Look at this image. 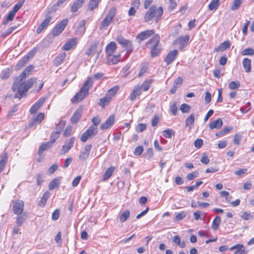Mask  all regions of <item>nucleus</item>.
I'll return each mask as SVG.
<instances>
[{
	"mask_svg": "<svg viewBox=\"0 0 254 254\" xmlns=\"http://www.w3.org/2000/svg\"><path fill=\"white\" fill-rule=\"evenodd\" d=\"M27 76V73L24 71L16 78L13 86L12 91L15 92L16 91L17 88L19 87V85L23 83V80H24Z\"/></svg>",
	"mask_w": 254,
	"mask_h": 254,
	"instance_id": "10",
	"label": "nucleus"
},
{
	"mask_svg": "<svg viewBox=\"0 0 254 254\" xmlns=\"http://www.w3.org/2000/svg\"><path fill=\"white\" fill-rule=\"evenodd\" d=\"M178 54L177 50H174L170 51L167 55L165 61L166 62L167 64H170L175 59Z\"/></svg>",
	"mask_w": 254,
	"mask_h": 254,
	"instance_id": "20",
	"label": "nucleus"
},
{
	"mask_svg": "<svg viewBox=\"0 0 254 254\" xmlns=\"http://www.w3.org/2000/svg\"><path fill=\"white\" fill-rule=\"evenodd\" d=\"M118 90L119 87L118 86L114 87L112 88L109 89L106 95H108V96H109L111 99L112 97H113L116 94Z\"/></svg>",
	"mask_w": 254,
	"mask_h": 254,
	"instance_id": "47",
	"label": "nucleus"
},
{
	"mask_svg": "<svg viewBox=\"0 0 254 254\" xmlns=\"http://www.w3.org/2000/svg\"><path fill=\"white\" fill-rule=\"evenodd\" d=\"M115 122V116L112 115H111L106 121L104 123H103L101 126V129L105 130L113 126Z\"/></svg>",
	"mask_w": 254,
	"mask_h": 254,
	"instance_id": "16",
	"label": "nucleus"
},
{
	"mask_svg": "<svg viewBox=\"0 0 254 254\" xmlns=\"http://www.w3.org/2000/svg\"><path fill=\"white\" fill-rule=\"evenodd\" d=\"M116 14V9L114 7L112 8L106 16L102 20L100 24V29H106L109 25L112 22Z\"/></svg>",
	"mask_w": 254,
	"mask_h": 254,
	"instance_id": "4",
	"label": "nucleus"
},
{
	"mask_svg": "<svg viewBox=\"0 0 254 254\" xmlns=\"http://www.w3.org/2000/svg\"><path fill=\"white\" fill-rule=\"evenodd\" d=\"M66 57L65 53H63L57 56L54 61V65L58 66L62 64Z\"/></svg>",
	"mask_w": 254,
	"mask_h": 254,
	"instance_id": "30",
	"label": "nucleus"
},
{
	"mask_svg": "<svg viewBox=\"0 0 254 254\" xmlns=\"http://www.w3.org/2000/svg\"><path fill=\"white\" fill-rule=\"evenodd\" d=\"M85 23L86 22L85 20H82L79 22L77 27V30L76 31L77 34H83L84 33L85 30Z\"/></svg>",
	"mask_w": 254,
	"mask_h": 254,
	"instance_id": "36",
	"label": "nucleus"
},
{
	"mask_svg": "<svg viewBox=\"0 0 254 254\" xmlns=\"http://www.w3.org/2000/svg\"><path fill=\"white\" fill-rule=\"evenodd\" d=\"M101 0H90L87 5V10L92 11L98 6Z\"/></svg>",
	"mask_w": 254,
	"mask_h": 254,
	"instance_id": "38",
	"label": "nucleus"
},
{
	"mask_svg": "<svg viewBox=\"0 0 254 254\" xmlns=\"http://www.w3.org/2000/svg\"><path fill=\"white\" fill-rule=\"evenodd\" d=\"M61 177L54 178L49 185V189L53 190L55 188H58L61 183Z\"/></svg>",
	"mask_w": 254,
	"mask_h": 254,
	"instance_id": "28",
	"label": "nucleus"
},
{
	"mask_svg": "<svg viewBox=\"0 0 254 254\" xmlns=\"http://www.w3.org/2000/svg\"><path fill=\"white\" fill-rule=\"evenodd\" d=\"M83 111L82 107H79L70 118L71 123L74 124L77 123L80 119Z\"/></svg>",
	"mask_w": 254,
	"mask_h": 254,
	"instance_id": "14",
	"label": "nucleus"
},
{
	"mask_svg": "<svg viewBox=\"0 0 254 254\" xmlns=\"http://www.w3.org/2000/svg\"><path fill=\"white\" fill-rule=\"evenodd\" d=\"M117 48L116 44L114 42H111L106 47V53L107 55H113Z\"/></svg>",
	"mask_w": 254,
	"mask_h": 254,
	"instance_id": "23",
	"label": "nucleus"
},
{
	"mask_svg": "<svg viewBox=\"0 0 254 254\" xmlns=\"http://www.w3.org/2000/svg\"><path fill=\"white\" fill-rule=\"evenodd\" d=\"M198 175V172L195 171L193 173H190L188 174L187 176V179L189 181L192 180L194 178H196Z\"/></svg>",
	"mask_w": 254,
	"mask_h": 254,
	"instance_id": "60",
	"label": "nucleus"
},
{
	"mask_svg": "<svg viewBox=\"0 0 254 254\" xmlns=\"http://www.w3.org/2000/svg\"><path fill=\"white\" fill-rule=\"evenodd\" d=\"M24 202L22 200H18L13 203L12 209L14 214H21L23 211Z\"/></svg>",
	"mask_w": 254,
	"mask_h": 254,
	"instance_id": "9",
	"label": "nucleus"
},
{
	"mask_svg": "<svg viewBox=\"0 0 254 254\" xmlns=\"http://www.w3.org/2000/svg\"><path fill=\"white\" fill-rule=\"evenodd\" d=\"M243 67L246 72L251 71V61L248 58H245L242 62Z\"/></svg>",
	"mask_w": 254,
	"mask_h": 254,
	"instance_id": "33",
	"label": "nucleus"
},
{
	"mask_svg": "<svg viewBox=\"0 0 254 254\" xmlns=\"http://www.w3.org/2000/svg\"><path fill=\"white\" fill-rule=\"evenodd\" d=\"M130 216V211L128 210H125L119 217L120 221L123 223L125 222Z\"/></svg>",
	"mask_w": 254,
	"mask_h": 254,
	"instance_id": "45",
	"label": "nucleus"
},
{
	"mask_svg": "<svg viewBox=\"0 0 254 254\" xmlns=\"http://www.w3.org/2000/svg\"><path fill=\"white\" fill-rule=\"evenodd\" d=\"M75 138L71 137L69 140L66 141L65 144L63 146L62 153L65 154L67 153L73 146Z\"/></svg>",
	"mask_w": 254,
	"mask_h": 254,
	"instance_id": "15",
	"label": "nucleus"
},
{
	"mask_svg": "<svg viewBox=\"0 0 254 254\" xmlns=\"http://www.w3.org/2000/svg\"><path fill=\"white\" fill-rule=\"evenodd\" d=\"M223 125V122L221 119L219 118L209 124V127L211 129L214 128H220Z\"/></svg>",
	"mask_w": 254,
	"mask_h": 254,
	"instance_id": "27",
	"label": "nucleus"
},
{
	"mask_svg": "<svg viewBox=\"0 0 254 254\" xmlns=\"http://www.w3.org/2000/svg\"><path fill=\"white\" fill-rule=\"evenodd\" d=\"M48 11L46 14V19L42 22V23L38 26L36 32L37 33H40L43 30L46 28L49 24L50 21L51 20L52 17L49 15Z\"/></svg>",
	"mask_w": 254,
	"mask_h": 254,
	"instance_id": "12",
	"label": "nucleus"
},
{
	"mask_svg": "<svg viewBox=\"0 0 254 254\" xmlns=\"http://www.w3.org/2000/svg\"><path fill=\"white\" fill-rule=\"evenodd\" d=\"M98 47V43H94L90 45L89 48L86 53V54L88 56H91L95 53L96 49Z\"/></svg>",
	"mask_w": 254,
	"mask_h": 254,
	"instance_id": "44",
	"label": "nucleus"
},
{
	"mask_svg": "<svg viewBox=\"0 0 254 254\" xmlns=\"http://www.w3.org/2000/svg\"><path fill=\"white\" fill-rule=\"evenodd\" d=\"M146 128V125L144 124H138L136 128V130L138 132H141L144 131Z\"/></svg>",
	"mask_w": 254,
	"mask_h": 254,
	"instance_id": "64",
	"label": "nucleus"
},
{
	"mask_svg": "<svg viewBox=\"0 0 254 254\" xmlns=\"http://www.w3.org/2000/svg\"><path fill=\"white\" fill-rule=\"evenodd\" d=\"M68 23V19L65 18L58 23L52 30V35L57 36L61 34L64 31Z\"/></svg>",
	"mask_w": 254,
	"mask_h": 254,
	"instance_id": "5",
	"label": "nucleus"
},
{
	"mask_svg": "<svg viewBox=\"0 0 254 254\" xmlns=\"http://www.w3.org/2000/svg\"><path fill=\"white\" fill-rule=\"evenodd\" d=\"M60 132L59 131H53L51 136V140L50 142H51L52 144H53L56 140L59 138V135H60Z\"/></svg>",
	"mask_w": 254,
	"mask_h": 254,
	"instance_id": "48",
	"label": "nucleus"
},
{
	"mask_svg": "<svg viewBox=\"0 0 254 254\" xmlns=\"http://www.w3.org/2000/svg\"><path fill=\"white\" fill-rule=\"evenodd\" d=\"M155 33L154 30H147L142 31L139 33L136 38L138 43H141L143 40H145L153 35Z\"/></svg>",
	"mask_w": 254,
	"mask_h": 254,
	"instance_id": "6",
	"label": "nucleus"
},
{
	"mask_svg": "<svg viewBox=\"0 0 254 254\" xmlns=\"http://www.w3.org/2000/svg\"><path fill=\"white\" fill-rule=\"evenodd\" d=\"M93 84V81L91 78L87 79L84 83L83 84L82 87L80 88L81 90L85 92L86 94H89V90L92 87Z\"/></svg>",
	"mask_w": 254,
	"mask_h": 254,
	"instance_id": "24",
	"label": "nucleus"
},
{
	"mask_svg": "<svg viewBox=\"0 0 254 254\" xmlns=\"http://www.w3.org/2000/svg\"><path fill=\"white\" fill-rule=\"evenodd\" d=\"M163 13V9L161 6L157 8L155 5H152L145 13L144 17V20L147 22L150 21L154 17L155 22L157 23L160 20Z\"/></svg>",
	"mask_w": 254,
	"mask_h": 254,
	"instance_id": "2",
	"label": "nucleus"
},
{
	"mask_svg": "<svg viewBox=\"0 0 254 254\" xmlns=\"http://www.w3.org/2000/svg\"><path fill=\"white\" fill-rule=\"evenodd\" d=\"M27 58L23 57L20 61L18 63L16 67L17 69H20L24 66L27 63Z\"/></svg>",
	"mask_w": 254,
	"mask_h": 254,
	"instance_id": "52",
	"label": "nucleus"
},
{
	"mask_svg": "<svg viewBox=\"0 0 254 254\" xmlns=\"http://www.w3.org/2000/svg\"><path fill=\"white\" fill-rule=\"evenodd\" d=\"M45 102L44 98L39 99L37 102L32 105L30 109V113L34 114L36 113L39 108Z\"/></svg>",
	"mask_w": 254,
	"mask_h": 254,
	"instance_id": "21",
	"label": "nucleus"
},
{
	"mask_svg": "<svg viewBox=\"0 0 254 254\" xmlns=\"http://www.w3.org/2000/svg\"><path fill=\"white\" fill-rule=\"evenodd\" d=\"M67 0H58L57 2L50 7L48 9V13L55 12L58 8V7L61 6L63 5V4Z\"/></svg>",
	"mask_w": 254,
	"mask_h": 254,
	"instance_id": "25",
	"label": "nucleus"
},
{
	"mask_svg": "<svg viewBox=\"0 0 254 254\" xmlns=\"http://www.w3.org/2000/svg\"><path fill=\"white\" fill-rule=\"evenodd\" d=\"M97 133V131L95 130V126L90 127L89 128L81 135L80 140L81 141L85 142L89 137L92 135H95Z\"/></svg>",
	"mask_w": 254,
	"mask_h": 254,
	"instance_id": "7",
	"label": "nucleus"
},
{
	"mask_svg": "<svg viewBox=\"0 0 254 254\" xmlns=\"http://www.w3.org/2000/svg\"><path fill=\"white\" fill-rule=\"evenodd\" d=\"M141 93V90L140 87H139V85L135 86L130 95V100L133 101L136 97L140 95Z\"/></svg>",
	"mask_w": 254,
	"mask_h": 254,
	"instance_id": "32",
	"label": "nucleus"
},
{
	"mask_svg": "<svg viewBox=\"0 0 254 254\" xmlns=\"http://www.w3.org/2000/svg\"><path fill=\"white\" fill-rule=\"evenodd\" d=\"M241 218H242L244 220H249L252 219L253 216L250 212H244L241 215Z\"/></svg>",
	"mask_w": 254,
	"mask_h": 254,
	"instance_id": "57",
	"label": "nucleus"
},
{
	"mask_svg": "<svg viewBox=\"0 0 254 254\" xmlns=\"http://www.w3.org/2000/svg\"><path fill=\"white\" fill-rule=\"evenodd\" d=\"M162 135L166 138H171L172 135L175 134V132L172 129H167L162 132Z\"/></svg>",
	"mask_w": 254,
	"mask_h": 254,
	"instance_id": "46",
	"label": "nucleus"
},
{
	"mask_svg": "<svg viewBox=\"0 0 254 254\" xmlns=\"http://www.w3.org/2000/svg\"><path fill=\"white\" fill-rule=\"evenodd\" d=\"M187 215V213L185 211H181V212L177 214L174 218L175 221H180L183 219Z\"/></svg>",
	"mask_w": 254,
	"mask_h": 254,
	"instance_id": "50",
	"label": "nucleus"
},
{
	"mask_svg": "<svg viewBox=\"0 0 254 254\" xmlns=\"http://www.w3.org/2000/svg\"><path fill=\"white\" fill-rule=\"evenodd\" d=\"M243 0H234L233 4L231 7L232 10L238 9L241 6Z\"/></svg>",
	"mask_w": 254,
	"mask_h": 254,
	"instance_id": "49",
	"label": "nucleus"
},
{
	"mask_svg": "<svg viewBox=\"0 0 254 254\" xmlns=\"http://www.w3.org/2000/svg\"><path fill=\"white\" fill-rule=\"evenodd\" d=\"M160 36L158 34H155L146 43L147 48L151 50L152 57L157 56L161 52V46L159 45Z\"/></svg>",
	"mask_w": 254,
	"mask_h": 254,
	"instance_id": "1",
	"label": "nucleus"
},
{
	"mask_svg": "<svg viewBox=\"0 0 254 254\" xmlns=\"http://www.w3.org/2000/svg\"><path fill=\"white\" fill-rule=\"evenodd\" d=\"M77 44V39L72 38L69 39L63 46V49L65 51H69L73 47L75 46Z\"/></svg>",
	"mask_w": 254,
	"mask_h": 254,
	"instance_id": "19",
	"label": "nucleus"
},
{
	"mask_svg": "<svg viewBox=\"0 0 254 254\" xmlns=\"http://www.w3.org/2000/svg\"><path fill=\"white\" fill-rule=\"evenodd\" d=\"M242 55L246 56V55H254V49L253 48H247L244 49L242 52Z\"/></svg>",
	"mask_w": 254,
	"mask_h": 254,
	"instance_id": "53",
	"label": "nucleus"
},
{
	"mask_svg": "<svg viewBox=\"0 0 254 254\" xmlns=\"http://www.w3.org/2000/svg\"><path fill=\"white\" fill-rule=\"evenodd\" d=\"M117 41L119 44L128 51H132L133 46L131 42L128 40L126 39L123 37L119 36L117 38Z\"/></svg>",
	"mask_w": 254,
	"mask_h": 254,
	"instance_id": "8",
	"label": "nucleus"
},
{
	"mask_svg": "<svg viewBox=\"0 0 254 254\" xmlns=\"http://www.w3.org/2000/svg\"><path fill=\"white\" fill-rule=\"evenodd\" d=\"M91 148L92 145L91 144L86 145L83 151L80 152L79 155V159L80 160H86L89 157Z\"/></svg>",
	"mask_w": 254,
	"mask_h": 254,
	"instance_id": "13",
	"label": "nucleus"
},
{
	"mask_svg": "<svg viewBox=\"0 0 254 254\" xmlns=\"http://www.w3.org/2000/svg\"><path fill=\"white\" fill-rule=\"evenodd\" d=\"M65 125V121H61L57 125L56 127V130L59 131L60 133L61 132L62 129L64 127Z\"/></svg>",
	"mask_w": 254,
	"mask_h": 254,
	"instance_id": "58",
	"label": "nucleus"
},
{
	"mask_svg": "<svg viewBox=\"0 0 254 254\" xmlns=\"http://www.w3.org/2000/svg\"><path fill=\"white\" fill-rule=\"evenodd\" d=\"M24 1H22L20 2H18L14 5L13 6L12 10L11 11L13 13L16 14V13L19 10V9L21 7L22 5L23 4Z\"/></svg>",
	"mask_w": 254,
	"mask_h": 254,
	"instance_id": "54",
	"label": "nucleus"
},
{
	"mask_svg": "<svg viewBox=\"0 0 254 254\" xmlns=\"http://www.w3.org/2000/svg\"><path fill=\"white\" fill-rule=\"evenodd\" d=\"M236 250L235 252V254H246V251L244 249V246L242 244H238L230 248V251Z\"/></svg>",
	"mask_w": 254,
	"mask_h": 254,
	"instance_id": "26",
	"label": "nucleus"
},
{
	"mask_svg": "<svg viewBox=\"0 0 254 254\" xmlns=\"http://www.w3.org/2000/svg\"><path fill=\"white\" fill-rule=\"evenodd\" d=\"M111 99V97H110L109 96H108V95H106L105 94L104 97L101 98L100 99L99 105L102 108H104L106 105H107L109 103Z\"/></svg>",
	"mask_w": 254,
	"mask_h": 254,
	"instance_id": "40",
	"label": "nucleus"
},
{
	"mask_svg": "<svg viewBox=\"0 0 254 254\" xmlns=\"http://www.w3.org/2000/svg\"><path fill=\"white\" fill-rule=\"evenodd\" d=\"M85 1V0H75L70 7V11L72 13L76 12L81 8Z\"/></svg>",
	"mask_w": 254,
	"mask_h": 254,
	"instance_id": "17",
	"label": "nucleus"
},
{
	"mask_svg": "<svg viewBox=\"0 0 254 254\" xmlns=\"http://www.w3.org/2000/svg\"><path fill=\"white\" fill-rule=\"evenodd\" d=\"M194 122V114H191L186 121V126L189 127L190 129L193 126Z\"/></svg>",
	"mask_w": 254,
	"mask_h": 254,
	"instance_id": "41",
	"label": "nucleus"
},
{
	"mask_svg": "<svg viewBox=\"0 0 254 254\" xmlns=\"http://www.w3.org/2000/svg\"><path fill=\"white\" fill-rule=\"evenodd\" d=\"M189 39L190 36L189 35H186L185 36H180L176 39L175 43L179 45V48L180 49H183L187 46L189 41Z\"/></svg>",
	"mask_w": 254,
	"mask_h": 254,
	"instance_id": "11",
	"label": "nucleus"
},
{
	"mask_svg": "<svg viewBox=\"0 0 254 254\" xmlns=\"http://www.w3.org/2000/svg\"><path fill=\"white\" fill-rule=\"evenodd\" d=\"M239 82L231 81L229 84V88L231 89H235L240 87Z\"/></svg>",
	"mask_w": 254,
	"mask_h": 254,
	"instance_id": "62",
	"label": "nucleus"
},
{
	"mask_svg": "<svg viewBox=\"0 0 254 254\" xmlns=\"http://www.w3.org/2000/svg\"><path fill=\"white\" fill-rule=\"evenodd\" d=\"M220 0H212L208 5V8L210 10H216L219 6Z\"/></svg>",
	"mask_w": 254,
	"mask_h": 254,
	"instance_id": "42",
	"label": "nucleus"
},
{
	"mask_svg": "<svg viewBox=\"0 0 254 254\" xmlns=\"http://www.w3.org/2000/svg\"><path fill=\"white\" fill-rule=\"evenodd\" d=\"M36 78H31L26 82H24L17 88V91L14 94V97L20 99L25 95L28 90L30 88L34 83L36 82Z\"/></svg>",
	"mask_w": 254,
	"mask_h": 254,
	"instance_id": "3",
	"label": "nucleus"
},
{
	"mask_svg": "<svg viewBox=\"0 0 254 254\" xmlns=\"http://www.w3.org/2000/svg\"><path fill=\"white\" fill-rule=\"evenodd\" d=\"M143 150V147L142 146H138L134 150V154L136 156H139L142 154Z\"/></svg>",
	"mask_w": 254,
	"mask_h": 254,
	"instance_id": "63",
	"label": "nucleus"
},
{
	"mask_svg": "<svg viewBox=\"0 0 254 254\" xmlns=\"http://www.w3.org/2000/svg\"><path fill=\"white\" fill-rule=\"evenodd\" d=\"M92 122L93 124V125L91 126L90 127H95V130L97 131V125H99L101 122V120L98 117H94L92 119Z\"/></svg>",
	"mask_w": 254,
	"mask_h": 254,
	"instance_id": "59",
	"label": "nucleus"
},
{
	"mask_svg": "<svg viewBox=\"0 0 254 254\" xmlns=\"http://www.w3.org/2000/svg\"><path fill=\"white\" fill-rule=\"evenodd\" d=\"M44 118V114L43 113H40L37 117L33 118L29 122V126L30 127L35 126L39 124Z\"/></svg>",
	"mask_w": 254,
	"mask_h": 254,
	"instance_id": "22",
	"label": "nucleus"
},
{
	"mask_svg": "<svg viewBox=\"0 0 254 254\" xmlns=\"http://www.w3.org/2000/svg\"><path fill=\"white\" fill-rule=\"evenodd\" d=\"M221 223V218L219 216H216L213 220L211 226V228L214 230L216 231L218 229L220 224Z\"/></svg>",
	"mask_w": 254,
	"mask_h": 254,
	"instance_id": "43",
	"label": "nucleus"
},
{
	"mask_svg": "<svg viewBox=\"0 0 254 254\" xmlns=\"http://www.w3.org/2000/svg\"><path fill=\"white\" fill-rule=\"evenodd\" d=\"M183 81V78L181 77H178L175 80L173 85L178 88L182 85Z\"/></svg>",
	"mask_w": 254,
	"mask_h": 254,
	"instance_id": "61",
	"label": "nucleus"
},
{
	"mask_svg": "<svg viewBox=\"0 0 254 254\" xmlns=\"http://www.w3.org/2000/svg\"><path fill=\"white\" fill-rule=\"evenodd\" d=\"M107 57L108 58L106 61V63L109 65L117 64L120 61V54L115 56H113V55H107Z\"/></svg>",
	"mask_w": 254,
	"mask_h": 254,
	"instance_id": "18",
	"label": "nucleus"
},
{
	"mask_svg": "<svg viewBox=\"0 0 254 254\" xmlns=\"http://www.w3.org/2000/svg\"><path fill=\"white\" fill-rule=\"evenodd\" d=\"M37 52V49L36 48H33L31 51H30L26 56H25L24 58H27V61H29V60L30 59H32L35 54H36Z\"/></svg>",
	"mask_w": 254,
	"mask_h": 254,
	"instance_id": "56",
	"label": "nucleus"
},
{
	"mask_svg": "<svg viewBox=\"0 0 254 254\" xmlns=\"http://www.w3.org/2000/svg\"><path fill=\"white\" fill-rule=\"evenodd\" d=\"M115 170V167L111 166L108 168L103 175V180L106 181L108 180L113 175Z\"/></svg>",
	"mask_w": 254,
	"mask_h": 254,
	"instance_id": "34",
	"label": "nucleus"
},
{
	"mask_svg": "<svg viewBox=\"0 0 254 254\" xmlns=\"http://www.w3.org/2000/svg\"><path fill=\"white\" fill-rule=\"evenodd\" d=\"M52 144H53L50 141L42 144L39 147L38 151L39 154H42L45 150L50 148Z\"/></svg>",
	"mask_w": 254,
	"mask_h": 254,
	"instance_id": "37",
	"label": "nucleus"
},
{
	"mask_svg": "<svg viewBox=\"0 0 254 254\" xmlns=\"http://www.w3.org/2000/svg\"><path fill=\"white\" fill-rule=\"evenodd\" d=\"M190 107L188 104L184 103L181 105L180 110L183 113H188L190 112Z\"/></svg>",
	"mask_w": 254,
	"mask_h": 254,
	"instance_id": "55",
	"label": "nucleus"
},
{
	"mask_svg": "<svg viewBox=\"0 0 254 254\" xmlns=\"http://www.w3.org/2000/svg\"><path fill=\"white\" fill-rule=\"evenodd\" d=\"M152 81V79L145 80L141 85L139 86V87H140L141 91L143 90L144 91H146L149 89Z\"/></svg>",
	"mask_w": 254,
	"mask_h": 254,
	"instance_id": "39",
	"label": "nucleus"
},
{
	"mask_svg": "<svg viewBox=\"0 0 254 254\" xmlns=\"http://www.w3.org/2000/svg\"><path fill=\"white\" fill-rule=\"evenodd\" d=\"M26 218V215L24 214L22 215L18 216L17 217L16 223L18 226H21L25 222Z\"/></svg>",
	"mask_w": 254,
	"mask_h": 254,
	"instance_id": "51",
	"label": "nucleus"
},
{
	"mask_svg": "<svg viewBox=\"0 0 254 254\" xmlns=\"http://www.w3.org/2000/svg\"><path fill=\"white\" fill-rule=\"evenodd\" d=\"M50 196V193L48 191L45 192L42 195L40 200L38 202V205L41 207H44Z\"/></svg>",
	"mask_w": 254,
	"mask_h": 254,
	"instance_id": "31",
	"label": "nucleus"
},
{
	"mask_svg": "<svg viewBox=\"0 0 254 254\" xmlns=\"http://www.w3.org/2000/svg\"><path fill=\"white\" fill-rule=\"evenodd\" d=\"M230 42L228 41H226L223 42L219 47L215 48L214 51L215 52H218L219 51H224L227 49L230 48Z\"/></svg>",
	"mask_w": 254,
	"mask_h": 254,
	"instance_id": "35",
	"label": "nucleus"
},
{
	"mask_svg": "<svg viewBox=\"0 0 254 254\" xmlns=\"http://www.w3.org/2000/svg\"><path fill=\"white\" fill-rule=\"evenodd\" d=\"M87 95L88 94L80 89L79 91L75 95L73 98L75 102L78 103L83 100Z\"/></svg>",
	"mask_w": 254,
	"mask_h": 254,
	"instance_id": "29",
	"label": "nucleus"
}]
</instances>
